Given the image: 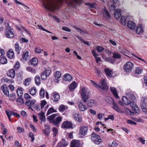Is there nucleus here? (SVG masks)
Wrapping results in <instances>:
<instances>
[{"mask_svg":"<svg viewBox=\"0 0 147 147\" xmlns=\"http://www.w3.org/2000/svg\"><path fill=\"white\" fill-rule=\"evenodd\" d=\"M41 3L44 7L46 9L53 11L57 9L59 7V3L61 1L55 2L54 1H41Z\"/></svg>","mask_w":147,"mask_h":147,"instance_id":"1","label":"nucleus"},{"mask_svg":"<svg viewBox=\"0 0 147 147\" xmlns=\"http://www.w3.org/2000/svg\"><path fill=\"white\" fill-rule=\"evenodd\" d=\"M81 94L82 101L84 102H86L87 100L89 98V92L87 88L85 87H81Z\"/></svg>","mask_w":147,"mask_h":147,"instance_id":"2","label":"nucleus"},{"mask_svg":"<svg viewBox=\"0 0 147 147\" xmlns=\"http://www.w3.org/2000/svg\"><path fill=\"white\" fill-rule=\"evenodd\" d=\"M92 84L96 88L99 87L100 88L105 90H107L108 89V86L107 85L105 80V79H102L101 80L100 82V83L99 86H98L92 80H91Z\"/></svg>","mask_w":147,"mask_h":147,"instance_id":"3","label":"nucleus"},{"mask_svg":"<svg viewBox=\"0 0 147 147\" xmlns=\"http://www.w3.org/2000/svg\"><path fill=\"white\" fill-rule=\"evenodd\" d=\"M91 139L93 142L95 144H99L102 141L100 136L94 132L92 134Z\"/></svg>","mask_w":147,"mask_h":147,"instance_id":"4","label":"nucleus"},{"mask_svg":"<svg viewBox=\"0 0 147 147\" xmlns=\"http://www.w3.org/2000/svg\"><path fill=\"white\" fill-rule=\"evenodd\" d=\"M88 130V127L86 126H82L80 127L79 131V134L84 136L87 134Z\"/></svg>","mask_w":147,"mask_h":147,"instance_id":"5","label":"nucleus"},{"mask_svg":"<svg viewBox=\"0 0 147 147\" xmlns=\"http://www.w3.org/2000/svg\"><path fill=\"white\" fill-rule=\"evenodd\" d=\"M72 124L71 122L65 121L62 123L61 125V127L63 128L69 129L72 128Z\"/></svg>","mask_w":147,"mask_h":147,"instance_id":"6","label":"nucleus"},{"mask_svg":"<svg viewBox=\"0 0 147 147\" xmlns=\"http://www.w3.org/2000/svg\"><path fill=\"white\" fill-rule=\"evenodd\" d=\"M6 35L8 38H13L14 36L13 30L11 28L7 29L6 30Z\"/></svg>","mask_w":147,"mask_h":147,"instance_id":"7","label":"nucleus"},{"mask_svg":"<svg viewBox=\"0 0 147 147\" xmlns=\"http://www.w3.org/2000/svg\"><path fill=\"white\" fill-rule=\"evenodd\" d=\"M52 99L54 102H56L58 101L60 98L59 94L56 92L52 93Z\"/></svg>","mask_w":147,"mask_h":147,"instance_id":"8","label":"nucleus"},{"mask_svg":"<svg viewBox=\"0 0 147 147\" xmlns=\"http://www.w3.org/2000/svg\"><path fill=\"white\" fill-rule=\"evenodd\" d=\"M92 53L93 57H94L97 63H98L101 60V58L98 57V54L95 49H93L92 51Z\"/></svg>","mask_w":147,"mask_h":147,"instance_id":"9","label":"nucleus"},{"mask_svg":"<svg viewBox=\"0 0 147 147\" xmlns=\"http://www.w3.org/2000/svg\"><path fill=\"white\" fill-rule=\"evenodd\" d=\"M43 132L45 135L47 136H49L50 134V127L49 126L46 124L45 125V129H43Z\"/></svg>","mask_w":147,"mask_h":147,"instance_id":"10","label":"nucleus"},{"mask_svg":"<svg viewBox=\"0 0 147 147\" xmlns=\"http://www.w3.org/2000/svg\"><path fill=\"white\" fill-rule=\"evenodd\" d=\"M87 105L88 106L92 107H96L97 104L96 100L93 99H90L88 101Z\"/></svg>","mask_w":147,"mask_h":147,"instance_id":"11","label":"nucleus"},{"mask_svg":"<svg viewBox=\"0 0 147 147\" xmlns=\"http://www.w3.org/2000/svg\"><path fill=\"white\" fill-rule=\"evenodd\" d=\"M78 108L81 111H84L88 109V107L84 105L82 102H80L78 104Z\"/></svg>","mask_w":147,"mask_h":147,"instance_id":"12","label":"nucleus"},{"mask_svg":"<svg viewBox=\"0 0 147 147\" xmlns=\"http://www.w3.org/2000/svg\"><path fill=\"white\" fill-rule=\"evenodd\" d=\"M77 85L75 81H73L68 86L69 90L70 91H72L77 87Z\"/></svg>","mask_w":147,"mask_h":147,"instance_id":"13","label":"nucleus"},{"mask_svg":"<svg viewBox=\"0 0 147 147\" xmlns=\"http://www.w3.org/2000/svg\"><path fill=\"white\" fill-rule=\"evenodd\" d=\"M61 74L59 71H56L55 73V82H58L61 77Z\"/></svg>","mask_w":147,"mask_h":147,"instance_id":"14","label":"nucleus"},{"mask_svg":"<svg viewBox=\"0 0 147 147\" xmlns=\"http://www.w3.org/2000/svg\"><path fill=\"white\" fill-rule=\"evenodd\" d=\"M73 117L76 121L79 122H81L82 121L81 116L80 114L79 113H75L73 115Z\"/></svg>","mask_w":147,"mask_h":147,"instance_id":"15","label":"nucleus"},{"mask_svg":"<svg viewBox=\"0 0 147 147\" xmlns=\"http://www.w3.org/2000/svg\"><path fill=\"white\" fill-rule=\"evenodd\" d=\"M79 1H67L66 2L67 4L69 6L75 7L76 5L78 4V2Z\"/></svg>","mask_w":147,"mask_h":147,"instance_id":"16","label":"nucleus"},{"mask_svg":"<svg viewBox=\"0 0 147 147\" xmlns=\"http://www.w3.org/2000/svg\"><path fill=\"white\" fill-rule=\"evenodd\" d=\"M80 143L79 140H74L71 142V147H79Z\"/></svg>","mask_w":147,"mask_h":147,"instance_id":"17","label":"nucleus"},{"mask_svg":"<svg viewBox=\"0 0 147 147\" xmlns=\"http://www.w3.org/2000/svg\"><path fill=\"white\" fill-rule=\"evenodd\" d=\"M110 89L114 96L116 98H119V96L116 89L114 87H111L110 88Z\"/></svg>","mask_w":147,"mask_h":147,"instance_id":"18","label":"nucleus"},{"mask_svg":"<svg viewBox=\"0 0 147 147\" xmlns=\"http://www.w3.org/2000/svg\"><path fill=\"white\" fill-rule=\"evenodd\" d=\"M57 116V114H53L47 117V119L49 122L53 123L54 120L55 119V117Z\"/></svg>","mask_w":147,"mask_h":147,"instance_id":"19","label":"nucleus"},{"mask_svg":"<svg viewBox=\"0 0 147 147\" xmlns=\"http://www.w3.org/2000/svg\"><path fill=\"white\" fill-rule=\"evenodd\" d=\"M28 53V51H24L21 60L23 61L27 60L29 57Z\"/></svg>","mask_w":147,"mask_h":147,"instance_id":"20","label":"nucleus"},{"mask_svg":"<svg viewBox=\"0 0 147 147\" xmlns=\"http://www.w3.org/2000/svg\"><path fill=\"white\" fill-rule=\"evenodd\" d=\"M14 54L12 49L9 50L7 53V56L10 59H12L14 57Z\"/></svg>","mask_w":147,"mask_h":147,"instance_id":"21","label":"nucleus"},{"mask_svg":"<svg viewBox=\"0 0 147 147\" xmlns=\"http://www.w3.org/2000/svg\"><path fill=\"white\" fill-rule=\"evenodd\" d=\"M38 115L41 121H43L44 122L45 121L46 118L45 113H44L42 112H40L38 113Z\"/></svg>","mask_w":147,"mask_h":147,"instance_id":"22","label":"nucleus"},{"mask_svg":"<svg viewBox=\"0 0 147 147\" xmlns=\"http://www.w3.org/2000/svg\"><path fill=\"white\" fill-rule=\"evenodd\" d=\"M62 117L61 116L58 117L56 118L54 120L53 124L55 125L58 124L62 121Z\"/></svg>","mask_w":147,"mask_h":147,"instance_id":"23","label":"nucleus"},{"mask_svg":"<svg viewBox=\"0 0 147 147\" xmlns=\"http://www.w3.org/2000/svg\"><path fill=\"white\" fill-rule=\"evenodd\" d=\"M38 61L37 58H33L30 61V63L31 65L33 66L36 65L38 63Z\"/></svg>","mask_w":147,"mask_h":147,"instance_id":"24","label":"nucleus"},{"mask_svg":"<svg viewBox=\"0 0 147 147\" xmlns=\"http://www.w3.org/2000/svg\"><path fill=\"white\" fill-rule=\"evenodd\" d=\"M1 89L2 90L3 93L6 96H9V91L8 88L7 87L4 86L1 87Z\"/></svg>","mask_w":147,"mask_h":147,"instance_id":"25","label":"nucleus"},{"mask_svg":"<svg viewBox=\"0 0 147 147\" xmlns=\"http://www.w3.org/2000/svg\"><path fill=\"white\" fill-rule=\"evenodd\" d=\"M7 75L8 76L11 77L12 78H14L15 75V71L13 69H11L7 74Z\"/></svg>","mask_w":147,"mask_h":147,"instance_id":"26","label":"nucleus"},{"mask_svg":"<svg viewBox=\"0 0 147 147\" xmlns=\"http://www.w3.org/2000/svg\"><path fill=\"white\" fill-rule=\"evenodd\" d=\"M103 14L104 17L107 20H109L111 18V16L108 12L106 9H105L103 12Z\"/></svg>","mask_w":147,"mask_h":147,"instance_id":"27","label":"nucleus"},{"mask_svg":"<svg viewBox=\"0 0 147 147\" xmlns=\"http://www.w3.org/2000/svg\"><path fill=\"white\" fill-rule=\"evenodd\" d=\"M105 71L107 75L108 76L109 78H112V71L108 68H105Z\"/></svg>","mask_w":147,"mask_h":147,"instance_id":"28","label":"nucleus"},{"mask_svg":"<svg viewBox=\"0 0 147 147\" xmlns=\"http://www.w3.org/2000/svg\"><path fill=\"white\" fill-rule=\"evenodd\" d=\"M23 89L20 87H18L16 91L18 96L19 97H21L23 95Z\"/></svg>","mask_w":147,"mask_h":147,"instance_id":"29","label":"nucleus"},{"mask_svg":"<svg viewBox=\"0 0 147 147\" xmlns=\"http://www.w3.org/2000/svg\"><path fill=\"white\" fill-rule=\"evenodd\" d=\"M67 107L63 105H61L59 107V110L61 112H63L67 109Z\"/></svg>","mask_w":147,"mask_h":147,"instance_id":"30","label":"nucleus"},{"mask_svg":"<svg viewBox=\"0 0 147 147\" xmlns=\"http://www.w3.org/2000/svg\"><path fill=\"white\" fill-rule=\"evenodd\" d=\"M31 78H28L25 79L24 81V84L25 86H27L29 85L31 80Z\"/></svg>","mask_w":147,"mask_h":147,"instance_id":"31","label":"nucleus"},{"mask_svg":"<svg viewBox=\"0 0 147 147\" xmlns=\"http://www.w3.org/2000/svg\"><path fill=\"white\" fill-rule=\"evenodd\" d=\"M1 82H6L8 84L12 83L13 81L12 80H10L5 77L3 78L1 80Z\"/></svg>","mask_w":147,"mask_h":147,"instance_id":"32","label":"nucleus"},{"mask_svg":"<svg viewBox=\"0 0 147 147\" xmlns=\"http://www.w3.org/2000/svg\"><path fill=\"white\" fill-rule=\"evenodd\" d=\"M74 27L75 28H76L78 30L77 31L78 32H80V33L81 34L83 35H85V34H88V32L86 30H83L80 29V28L75 26H74Z\"/></svg>","mask_w":147,"mask_h":147,"instance_id":"33","label":"nucleus"},{"mask_svg":"<svg viewBox=\"0 0 147 147\" xmlns=\"http://www.w3.org/2000/svg\"><path fill=\"white\" fill-rule=\"evenodd\" d=\"M64 80L65 81H71L72 79V77L69 74H66L64 75Z\"/></svg>","mask_w":147,"mask_h":147,"instance_id":"34","label":"nucleus"},{"mask_svg":"<svg viewBox=\"0 0 147 147\" xmlns=\"http://www.w3.org/2000/svg\"><path fill=\"white\" fill-rule=\"evenodd\" d=\"M114 15L115 18L117 20L119 18V9H117L115 11Z\"/></svg>","mask_w":147,"mask_h":147,"instance_id":"35","label":"nucleus"},{"mask_svg":"<svg viewBox=\"0 0 147 147\" xmlns=\"http://www.w3.org/2000/svg\"><path fill=\"white\" fill-rule=\"evenodd\" d=\"M29 92L32 95H34L36 92V89L35 87H32L29 89Z\"/></svg>","mask_w":147,"mask_h":147,"instance_id":"36","label":"nucleus"},{"mask_svg":"<svg viewBox=\"0 0 147 147\" xmlns=\"http://www.w3.org/2000/svg\"><path fill=\"white\" fill-rule=\"evenodd\" d=\"M15 51L17 52V53L19 54L21 49V48L19 46V43L18 42H16L15 45Z\"/></svg>","mask_w":147,"mask_h":147,"instance_id":"37","label":"nucleus"},{"mask_svg":"<svg viewBox=\"0 0 147 147\" xmlns=\"http://www.w3.org/2000/svg\"><path fill=\"white\" fill-rule=\"evenodd\" d=\"M65 142V141L62 140L61 142L58 143L56 147H64L67 146L68 143L67 142H65V144H63V143Z\"/></svg>","mask_w":147,"mask_h":147,"instance_id":"38","label":"nucleus"},{"mask_svg":"<svg viewBox=\"0 0 147 147\" xmlns=\"http://www.w3.org/2000/svg\"><path fill=\"white\" fill-rule=\"evenodd\" d=\"M56 112H57V110L51 107L48 109L47 113V115H48L52 113Z\"/></svg>","mask_w":147,"mask_h":147,"instance_id":"39","label":"nucleus"},{"mask_svg":"<svg viewBox=\"0 0 147 147\" xmlns=\"http://www.w3.org/2000/svg\"><path fill=\"white\" fill-rule=\"evenodd\" d=\"M45 91L43 88H41L39 92V95L40 98H43L45 96Z\"/></svg>","mask_w":147,"mask_h":147,"instance_id":"40","label":"nucleus"},{"mask_svg":"<svg viewBox=\"0 0 147 147\" xmlns=\"http://www.w3.org/2000/svg\"><path fill=\"white\" fill-rule=\"evenodd\" d=\"M7 96L9 97V100L10 101H13L16 99V95L15 94H11L9 96Z\"/></svg>","mask_w":147,"mask_h":147,"instance_id":"41","label":"nucleus"},{"mask_svg":"<svg viewBox=\"0 0 147 147\" xmlns=\"http://www.w3.org/2000/svg\"><path fill=\"white\" fill-rule=\"evenodd\" d=\"M35 84L37 85H39L40 83V79L38 76H36L35 78Z\"/></svg>","mask_w":147,"mask_h":147,"instance_id":"42","label":"nucleus"},{"mask_svg":"<svg viewBox=\"0 0 147 147\" xmlns=\"http://www.w3.org/2000/svg\"><path fill=\"white\" fill-rule=\"evenodd\" d=\"M52 131L53 134V136H56L58 134V129L55 127H53L52 129Z\"/></svg>","mask_w":147,"mask_h":147,"instance_id":"43","label":"nucleus"},{"mask_svg":"<svg viewBox=\"0 0 147 147\" xmlns=\"http://www.w3.org/2000/svg\"><path fill=\"white\" fill-rule=\"evenodd\" d=\"M1 63L3 64H5L7 63V60L5 57H2L0 60Z\"/></svg>","mask_w":147,"mask_h":147,"instance_id":"44","label":"nucleus"},{"mask_svg":"<svg viewBox=\"0 0 147 147\" xmlns=\"http://www.w3.org/2000/svg\"><path fill=\"white\" fill-rule=\"evenodd\" d=\"M85 4L86 5H89L90 8H96V4L95 3H86Z\"/></svg>","mask_w":147,"mask_h":147,"instance_id":"45","label":"nucleus"},{"mask_svg":"<svg viewBox=\"0 0 147 147\" xmlns=\"http://www.w3.org/2000/svg\"><path fill=\"white\" fill-rule=\"evenodd\" d=\"M113 107L115 110L119 112V107L115 102H113Z\"/></svg>","mask_w":147,"mask_h":147,"instance_id":"46","label":"nucleus"},{"mask_svg":"<svg viewBox=\"0 0 147 147\" xmlns=\"http://www.w3.org/2000/svg\"><path fill=\"white\" fill-rule=\"evenodd\" d=\"M96 49L98 52H101L103 51L104 50V48L100 46H97L95 47Z\"/></svg>","mask_w":147,"mask_h":147,"instance_id":"47","label":"nucleus"},{"mask_svg":"<svg viewBox=\"0 0 147 147\" xmlns=\"http://www.w3.org/2000/svg\"><path fill=\"white\" fill-rule=\"evenodd\" d=\"M45 73V72L44 71L42 73L41 76V78L43 80H45L47 77L48 76Z\"/></svg>","mask_w":147,"mask_h":147,"instance_id":"48","label":"nucleus"},{"mask_svg":"<svg viewBox=\"0 0 147 147\" xmlns=\"http://www.w3.org/2000/svg\"><path fill=\"white\" fill-rule=\"evenodd\" d=\"M27 69L28 71L31 72L33 73H35L36 72L35 69L32 68L31 67H28L27 68Z\"/></svg>","mask_w":147,"mask_h":147,"instance_id":"49","label":"nucleus"},{"mask_svg":"<svg viewBox=\"0 0 147 147\" xmlns=\"http://www.w3.org/2000/svg\"><path fill=\"white\" fill-rule=\"evenodd\" d=\"M42 51H43V50L41 49L39 47H36L34 51L36 53H40Z\"/></svg>","mask_w":147,"mask_h":147,"instance_id":"50","label":"nucleus"},{"mask_svg":"<svg viewBox=\"0 0 147 147\" xmlns=\"http://www.w3.org/2000/svg\"><path fill=\"white\" fill-rule=\"evenodd\" d=\"M115 5V3H112L111 5L109 6V9L110 11H113L115 10L116 8Z\"/></svg>","mask_w":147,"mask_h":147,"instance_id":"51","label":"nucleus"},{"mask_svg":"<svg viewBox=\"0 0 147 147\" xmlns=\"http://www.w3.org/2000/svg\"><path fill=\"white\" fill-rule=\"evenodd\" d=\"M45 72V73L48 76H49L51 72V69L49 67H47L46 68L45 70L44 71Z\"/></svg>","mask_w":147,"mask_h":147,"instance_id":"52","label":"nucleus"},{"mask_svg":"<svg viewBox=\"0 0 147 147\" xmlns=\"http://www.w3.org/2000/svg\"><path fill=\"white\" fill-rule=\"evenodd\" d=\"M104 61L109 62L112 64L114 63V61H113L112 59L109 57L106 58L105 59H104Z\"/></svg>","mask_w":147,"mask_h":147,"instance_id":"53","label":"nucleus"},{"mask_svg":"<svg viewBox=\"0 0 147 147\" xmlns=\"http://www.w3.org/2000/svg\"><path fill=\"white\" fill-rule=\"evenodd\" d=\"M38 28H39L40 29H41L44 31H46L48 33H51L52 32L48 30H46V29H45L43 27V26L41 25H38Z\"/></svg>","mask_w":147,"mask_h":147,"instance_id":"54","label":"nucleus"},{"mask_svg":"<svg viewBox=\"0 0 147 147\" xmlns=\"http://www.w3.org/2000/svg\"><path fill=\"white\" fill-rule=\"evenodd\" d=\"M106 100L107 102L108 103H110L112 102L113 104V102H114L113 98L111 97H109L107 98L106 99Z\"/></svg>","mask_w":147,"mask_h":147,"instance_id":"55","label":"nucleus"},{"mask_svg":"<svg viewBox=\"0 0 147 147\" xmlns=\"http://www.w3.org/2000/svg\"><path fill=\"white\" fill-rule=\"evenodd\" d=\"M47 102L45 100H42L40 103L41 108H43L47 104Z\"/></svg>","mask_w":147,"mask_h":147,"instance_id":"56","label":"nucleus"},{"mask_svg":"<svg viewBox=\"0 0 147 147\" xmlns=\"http://www.w3.org/2000/svg\"><path fill=\"white\" fill-rule=\"evenodd\" d=\"M113 57L114 58H119V53L117 52H114L113 55Z\"/></svg>","mask_w":147,"mask_h":147,"instance_id":"57","label":"nucleus"},{"mask_svg":"<svg viewBox=\"0 0 147 147\" xmlns=\"http://www.w3.org/2000/svg\"><path fill=\"white\" fill-rule=\"evenodd\" d=\"M24 96V98L26 99H30L31 98V97L28 93H25Z\"/></svg>","mask_w":147,"mask_h":147,"instance_id":"58","label":"nucleus"},{"mask_svg":"<svg viewBox=\"0 0 147 147\" xmlns=\"http://www.w3.org/2000/svg\"><path fill=\"white\" fill-rule=\"evenodd\" d=\"M29 137L32 138L31 141L33 142L34 139V134L32 132H30L29 134Z\"/></svg>","mask_w":147,"mask_h":147,"instance_id":"59","label":"nucleus"},{"mask_svg":"<svg viewBox=\"0 0 147 147\" xmlns=\"http://www.w3.org/2000/svg\"><path fill=\"white\" fill-rule=\"evenodd\" d=\"M16 101L22 104L24 102L23 100L21 98H18L16 99Z\"/></svg>","mask_w":147,"mask_h":147,"instance_id":"60","label":"nucleus"},{"mask_svg":"<svg viewBox=\"0 0 147 147\" xmlns=\"http://www.w3.org/2000/svg\"><path fill=\"white\" fill-rule=\"evenodd\" d=\"M17 130L19 133H21L24 131V129L20 127H18L17 128Z\"/></svg>","mask_w":147,"mask_h":147,"instance_id":"61","label":"nucleus"},{"mask_svg":"<svg viewBox=\"0 0 147 147\" xmlns=\"http://www.w3.org/2000/svg\"><path fill=\"white\" fill-rule=\"evenodd\" d=\"M104 114L103 113H99L97 115L98 119L100 120H101L102 119L103 117L104 116Z\"/></svg>","mask_w":147,"mask_h":147,"instance_id":"62","label":"nucleus"},{"mask_svg":"<svg viewBox=\"0 0 147 147\" xmlns=\"http://www.w3.org/2000/svg\"><path fill=\"white\" fill-rule=\"evenodd\" d=\"M5 54L4 51L2 49H0V57L4 55Z\"/></svg>","mask_w":147,"mask_h":147,"instance_id":"63","label":"nucleus"},{"mask_svg":"<svg viewBox=\"0 0 147 147\" xmlns=\"http://www.w3.org/2000/svg\"><path fill=\"white\" fill-rule=\"evenodd\" d=\"M62 29L64 31H66L68 32H70L71 31V30L69 28L66 27H63L62 28Z\"/></svg>","mask_w":147,"mask_h":147,"instance_id":"64","label":"nucleus"}]
</instances>
